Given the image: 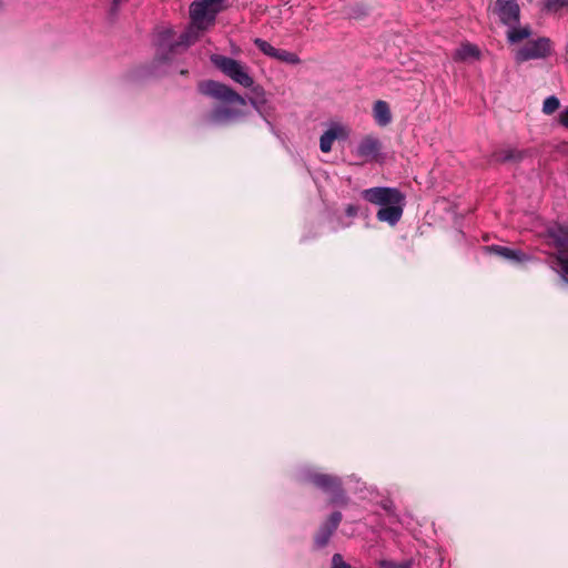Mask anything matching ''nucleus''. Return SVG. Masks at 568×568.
<instances>
[{"label": "nucleus", "mask_w": 568, "mask_h": 568, "mask_svg": "<svg viewBox=\"0 0 568 568\" xmlns=\"http://www.w3.org/2000/svg\"><path fill=\"white\" fill-rule=\"evenodd\" d=\"M546 234L558 250L551 261L552 268L568 283V225L554 224L547 227Z\"/></svg>", "instance_id": "obj_6"}, {"label": "nucleus", "mask_w": 568, "mask_h": 568, "mask_svg": "<svg viewBox=\"0 0 568 568\" xmlns=\"http://www.w3.org/2000/svg\"><path fill=\"white\" fill-rule=\"evenodd\" d=\"M331 568H352V566L344 560L341 554H334Z\"/></svg>", "instance_id": "obj_22"}, {"label": "nucleus", "mask_w": 568, "mask_h": 568, "mask_svg": "<svg viewBox=\"0 0 568 568\" xmlns=\"http://www.w3.org/2000/svg\"><path fill=\"white\" fill-rule=\"evenodd\" d=\"M305 479L323 493L329 495V505L338 507L348 505L349 497L343 487L341 477L332 474L311 471L306 475Z\"/></svg>", "instance_id": "obj_5"}, {"label": "nucleus", "mask_w": 568, "mask_h": 568, "mask_svg": "<svg viewBox=\"0 0 568 568\" xmlns=\"http://www.w3.org/2000/svg\"><path fill=\"white\" fill-rule=\"evenodd\" d=\"M484 250L487 253L496 254L507 261H511L515 263H521L528 260V255L524 253L521 250H514L500 245H488L485 246Z\"/></svg>", "instance_id": "obj_11"}, {"label": "nucleus", "mask_w": 568, "mask_h": 568, "mask_svg": "<svg viewBox=\"0 0 568 568\" xmlns=\"http://www.w3.org/2000/svg\"><path fill=\"white\" fill-rule=\"evenodd\" d=\"M552 53V42L549 38L540 37L528 41L516 52L515 60L518 63L536 59H546Z\"/></svg>", "instance_id": "obj_7"}, {"label": "nucleus", "mask_w": 568, "mask_h": 568, "mask_svg": "<svg viewBox=\"0 0 568 568\" xmlns=\"http://www.w3.org/2000/svg\"><path fill=\"white\" fill-rule=\"evenodd\" d=\"M181 74H183V75L187 74V70H182Z\"/></svg>", "instance_id": "obj_26"}, {"label": "nucleus", "mask_w": 568, "mask_h": 568, "mask_svg": "<svg viewBox=\"0 0 568 568\" xmlns=\"http://www.w3.org/2000/svg\"><path fill=\"white\" fill-rule=\"evenodd\" d=\"M565 8H568V0H546L542 10L548 13H559Z\"/></svg>", "instance_id": "obj_18"}, {"label": "nucleus", "mask_w": 568, "mask_h": 568, "mask_svg": "<svg viewBox=\"0 0 568 568\" xmlns=\"http://www.w3.org/2000/svg\"><path fill=\"white\" fill-rule=\"evenodd\" d=\"M343 519V515L341 511H333L327 520L323 523L314 537V546L317 549H322L331 540L333 534L337 530L341 521Z\"/></svg>", "instance_id": "obj_9"}, {"label": "nucleus", "mask_w": 568, "mask_h": 568, "mask_svg": "<svg viewBox=\"0 0 568 568\" xmlns=\"http://www.w3.org/2000/svg\"><path fill=\"white\" fill-rule=\"evenodd\" d=\"M199 92L211 97L229 105L215 106L210 118L215 123H226L244 115L241 108L246 105V100L231 87L214 80L201 81L197 85Z\"/></svg>", "instance_id": "obj_2"}, {"label": "nucleus", "mask_w": 568, "mask_h": 568, "mask_svg": "<svg viewBox=\"0 0 568 568\" xmlns=\"http://www.w3.org/2000/svg\"><path fill=\"white\" fill-rule=\"evenodd\" d=\"M379 568H412V561L406 560L402 562H395L393 560H381L378 562Z\"/></svg>", "instance_id": "obj_21"}, {"label": "nucleus", "mask_w": 568, "mask_h": 568, "mask_svg": "<svg viewBox=\"0 0 568 568\" xmlns=\"http://www.w3.org/2000/svg\"><path fill=\"white\" fill-rule=\"evenodd\" d=\"M495 12L503 24L508 27L519 24L520 8L516 0H496Z\"/></svg>", "instance_id": "obj_8"}, {"label": "nucleus", "mask_w": 568, "mask_h": 568, "mask_svg": "<svg viewBox=\"0 0 568 568\" xmlns=\"http://www.w3.org/2000/svg\"><path fill=\"white\" fill-rule=\"evenodd\" d=\"M530 36L531 29L529 26L518 27L517 24L509 27V30L507 31V40L509 43H519L523 40L529 38Z\"/></svg>", "instance_id": "obj_16"}, {"label": "nucleus", "mask_w": 568, "mask_h": 568, "mask_svg": "<svg viewBox=\"0 0 568 568\" xmlns=\"http://www.w3.org/2000/svg\"><path fill=\"white\" fill-rule=\"evenodd\" d=\"M526 152L517 149L495 150L489 156V163L521 162Z\"/></svg>", "instance_id": "obj_12"}, {"label": "nucleus", "mask_w": 568, "mask_h": 568, "mask_svg": "<svg viewBox=\"0 0 568 568\" xmlns=\"http://www.w3.org/2000/svg\"><path fill=\"white\" fill-rule=\"evenodd\" d=\"M274 59L287 64H298L301 62V59L296 53L283 49L276 50Z\"/></svg>", "instance_id": "obj_17"}, {"label": "nucleus", "mask_w": 568, "mask_h": 568, "mask_svg": "<svg viewBox=\"0 0 568 568\" xmlns=\"http://www.w3.org/2000/svg\"><path fill=\"white\" fill-rule=\"evenodd\" d=\"M216 14L217 10L209 8L203 0L192 2L190 6L191 24L178 40L173 41L172 29H163L159 32L155 43V60L165 63L186 51L199 40L201 32L214 24Z\"/></svg>", "instance_id": "obj_1"}, {"label": "nucleus", "mask_w": 568, "mask_h": 568, "mask_svg": "<svg viewBox=\"0 0 568 568\" xmlns=\"http://www.w3.org/2000/svg\"><path fill=\"white\" fill-rule=\"evenodd\" d=\"M381 151L382 142L379 139L373 135H366L359 141L356 148V155L364 161L369 162L377 160Z\"/></svg>", "instance_id": "obj_10"}, {"label": "nucleus", "mask_w": 568, "mask_h": 568, "mask_svg": "<svg viewBox=\"0 0 568 568\" xmlns=\"http://www.w3.org/2000/svg\"><path fill=\"white\" fill-rule=\"evenodd\" d=\"M558 122L560 125L568 129V108L559 113Z\"/></svg>", "instance_id": "obj_25"}, {"label": "nucleus", "mask_w": 568, "mask_h": 568, "mask_svg": "<svg viewBox=\"0 0 568 568\" xmlns=\"http://www.w3.org/2000/svg\"><path fill=\"white\" fill-rule=\"evenodd\" d=\"M225 0H203V2H206V6H209V8L211 9H216L217 10V13L221 11L222 9V3L224 2Z\"/></svg>", "instance_id": "obj_23"}, {"label": "nucleus", "mask_w": 568, "mask_h": 568, "mask_svg": "<svg viewBox=\"0 0 568 568\" xmlns=\"http://www.w3.org/2000/svg\"><path fill=\"white\" fill-rule=\"evenodd\" d=\"M343 132L341 126L331 128L325 131L320 139V149L322 152L327 153L332 150V145L335 139L338 138L339 133Z\"/></svg>", "instance_id": "obj_15"}, {"label": "nucleus", "mask_w": 568, "mask_h": 568, "mask_svg": "<svg viewBox=\"0 0 568 568\" xmlns=\"http://www.w3.org/2000/svg\"><path fill=\"white\" fill-rule=\"evenodd\" d=\"M365 201L381 206L376 217L381 222L396 225L403 216L406 204L405 194L396 187L376 186L362 192Z\"/></svg>", "instance_id": "obj_3"}, {"label": "nucleus", "mask_w": 568, "mask_h": 568, "mask_svg": "<svg viewBox=\"0 0 568 568\" xmlns=\"http://www.w3.org/2000/svg\"><path fill=\"white\" fill-rule=\"evenodd\" d=\"M560 106L559 99L555 95H550L545 99L542 104V112L545 114H552L555 111H557Z\"/></svg>", "instance_id": "obj_20"}, {"label": "nucleus", "mask_w": 568, "mask_h": 568, "mask_svg": "<svg viewBox=\"0 0 568 568\" xmlns=\"http://www.w3.org/2000/svg\"><path fill=\"white\" fill-rule=\"evenodd\" d=\"M359 212V207L355 204H348L346 207H345V214L348 216V217H355Z\"/></svg>", "instance_id": "obj_24"}, {"label": "nucleus", "mask_w": 568, "mask_h": 568, "mask_svg": "<svg viewBox=\"0 0 568 568\" xmlns=\"http://www.w3.org/2000/svg\"><path fill=\"white\" fill-rule=\"evenodd\" d=\"M254 44L265 55L274 59V55L276 54V50L277 49L274 48L270 42H267V41H265V40H263L261 38H256L254 40Z\"/></svg>", "instance_id": "obj_19"}, {"label": "nucleus", "mask_w": 568, "mask_h": 568, "mask_svg": "<svg viewBox=\"0 0 568 568\" xmlns=\"http://www.w3.org/2000/svg\"><path fill=\"white\" fill-rule=\"evenodd\" d=\"M480 55V50L476 44L466 42L462 43V45L454 52L453 60L455 62H465L469 59L479 60Z\"/></svg>", "instance_id": "obj_13"}, {"label": "nucleus", "mask_w": 568, "mask_h": 568, "mask_svg": "<svg viewBox=\"0 0 568 568\" xmlns=\"http://www.w3.org/2000/svg\"><path fill=\"white\" fill-rule=\"evenodd\" d=\"M374 119L378 125L385 126L392 121V113L387 102L378 100L373 106Z\"/></svg>", "instance_id": "obj_14"}, {"label": "nucleus", "mask_w": 568, "mask_h": 568, "mask_svg": "<svg viewBox=\"0 0 568 568\" xmlns=\"http://www.w3.org/2000/svg\"><path fill=\"white\" fill-rule=\"evenodd\" d=\"M211 62L235 83L244 88H252L254 94L264 93L261 85L254 87V79L250 75L247 67L240 61L226 55L213 54L211 55Z\"/></svg>", "instance_id": "obj_4"}]
</instances>
